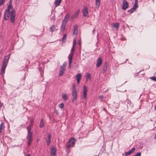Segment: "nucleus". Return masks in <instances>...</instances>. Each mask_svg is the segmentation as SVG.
Segmentation results:
<instances>
[{
    "mask_svg": "<svg viewBox=\"0 0 156 156\" xmlns=\"http://www.w3.org/2000/svg\"><path fill=\"white\" fill-rule=\"evenodd\" d=\"M83 16H87L88 14V9L87 8L84 7L83 11Z\"/></svg>",
    "mask_w": 156,
    "mask_h": 156,
    "instance_id": "obj_14",
    "label": "nucleus"
},
{
    "mask_svg": "<svg viewBox=\"0 0 156 156\" xmlns=\"http://www.w3.org/2000/svg\"><path fill=\"white\" fill-rule=\"evenodd\" d=\"M9 59V57L8 55L6 56L5 57L2 65L0 73V74L1 75H2L5 73V68L7 66Z\"/></svg>",
    "mask_w": 156,
    "mask_h": 156,
    "instance_id": "obj_2",
    "label": "nucleus"
},
{
    "mask_svg": "<svg viewBox=\"0 0 156 156\" xmlns=\"http://www.w3.org/2000/svg\"><path fill=\"white\" fill-rule=\"evenodd\" d=\"M86 79H91V75L90 73L87 74L86 75Z\"/></svg>",
    "mask_w": 156,
    "mask_h": 156,
    "instance_id": "obj_31",
    "label": "nucleus"
},
{
    "mask_svg": "<svg viewBox=\"0 0 156 156\" xmlns=\"http://www.w3.org/2000/svg\"><path fill=\"white\" fill-rule=\"evenodd\" d=\"M34 119L33 118L31 119L30 121V125H32V126L34 123Z\"/></svg>",
    "mask_w": 156,
    "mask_h": 156,
    "instance_id": "obj_37",
    "label": "nucleus"
},
{
    "mask_svg": "<svg viewBox=\"0 0 156 156\" xmlns=\"http://www.w3.org/2000/svg\"><path fill=\"white\" fill-rule=\"evenodd\" d=\"M129 6V3L126 0H123V1L122 9L123 10L126 9Z\"/></svg>",
    "mask_w": 156,
    "mask_h": 156,
    "instance_id": "obj_8",
    "label": "nucleus"
},
{
    "mask_svg": "<svg viewBox=\"0 0 156 156\" xmlns=\"http://www.w3.org/2000/svg\"><path fill=\"white\" fill-rule=\"evenodd\" d=\"M76 41L75 39H74L73 41V45H76Z\"/></svg>",
    "mask_w": 156,
    "mask_h": 156,
    "instance_id": "obj_40",
    "label": "nucleus"
},
{
    "mask_svg": "<svg viewBox=\"0 0 156 156\" xmlns=\"http://www.w3.org/2000/svg\"><path fill=\"white\" fill-rule=\"evenodd\" d=\"M138 0H135V3L133 7L130 9L128 10L127 12H129L130 13H132L138 7Z\"/></svg>",
    "mask_w": 156,
    "mask_h": 156,
    "instance_id": "obj_5",
    "label": "nucleus"
},
{
    "mask_svg": "<svg viewBox=\"0 0 156 156\" xmlns=\"http://www.w3.org/2000/svg\"><path fill=\"white\" fill-rule=\"evenodd\" d=\"M151 79L153 80L156 81V76L155 77H152L151 78Z\"/></svg>",
    "mask_w": 156,
    "mask_h": 156,
    "instance_id": "obj_39",
    "label": "nucleus"
},
{
    "mask_svg": "<svg viewBox=\"0 0 156 156\" xmlns=\"http://www.w3.org/2000/svg\"><path fill=\"white\" fill-rule=\"evenodd\" d=\"M98 156L97 155H96V156Z\"/></svg>",
    "mask_w": 156,
    "mask_h": 156,
    "instance_id": "obj_51",
    "label": "nucleus"
},
{
    "mask_svg": "<svg viewBox=\"0 0 156 156\" xmlns=\"http://www.w3.org/2000/svg\"><path fill=\"white\" fill-rule=\"evenodd\" d=\"M82 75L80 73H78L76 76L77 83H79L81 79Z\"/></svg>",
    "mask_w": 156,
    "mask_h": 156,
    "instance_id": "obj_18",
    "label": "nucleus"
},
{
    "mask_svg": "<svg viewBox=\"0 0 156 156\" xmlns=\"http://www.w3.org/2000/svg\"><path fill=\"white\" fill-rule=\"evenodd\" d=\"M48 138L46 139V142L48 145H50L51 143V136L50 134L48 133Z\"/></svg>",
    "mask_w": 156,
    "mask_h": 156,
    "instance_id": "obj_12",
    "label": "nucleus"
},
{
    "mask_svg": "<svg viewBox=\"0 0 156 156\" xmlns=\"http://www.w3.org/2000/svg\"><path fill=\"white\" fill-rule=\"evenodd\" d=\"M66 39V34H65L64 35L62 38V41L63 42H65Z\"/></svg>",
    "mask_w": 156,
    "mask_h": 156,
    "instance_id": "obj_30",
    "label": "nucleus"
},
{
    "mask_svg": "<svg viewBox=\"0 0 156 156\" xmlns=\"http://www.w3.org/2000/svg\"><path fill=\"white\" fill-rule=\"evenodd\" d=\"M27 156H30V154H28Z\"/></svg>",
    "mask_w": 156,
    "mask_h": 156,
    "instance_id": "obj_50",
    "label": "nucleus"
},
{
    "mask_svg": "<svg viewBox=\"0 0 156 156\" xmlns=\"http://www.w3.org/2000/svg\"><path fill=\"white\" fill-rule=\"evenodd\" d=\"M96 8H98L100 5V0H96Z\"/></svg>",
    "mask_w": 156,
    "mask_h": 156,
    "instance_id": "obj_26",
    "label": "nucleus"
},
{
    "mask_svg": "<svg viewBox=\"0 0 156 156\" xmlns=\"http://www.w3.org/2000/svg\"><path fill=\"white\" fill-rule=\"evenodd\" d=\"M135 150V149L134 147H133L131 150L125 153V156H127L131 154Z\"/></svg>",
    "mask_w": 156,
    "mask_h": 156,
    "instance_id": "obj_16",
    "label": "nucleus"
},
{
    "mask_svg": "<svg viewBox=\"0 0 156 156\" xmlns=\"http://www.w3.org/2000/svg\"><path fill=\"white\" fill-rule=\"evenodd\" d=\"M102 63V60L101 58H99L97 62L96 66L97 67H100Z\"/></svg>",
    "mask_w": 156,
    "mask_h": 156,
    "instance_id": "obj_15",
    "label": "nucleus"
},
{
    "mask_svg": "<svg viewBox=\"0 0 156 156\" xmlns=\"http://www.w3.org/2000/svg\"><path fill=\"white\" fill-rule=\"evenodd\" d=\"M78 33V26L76 24L74 25V30L73 34H77Z\"/></svg>",
    "mask_w": 156,
    "mask_h": 156,
    "instance_id": "obj_17",
    "label": "nucleus"
},
{
    "mask_svg": "<svg viewBox=\"0 0 156 156\" xmlns=\"http://www.w3.org/2000/svg\"><path fill=\"white\" fill-rule=\"evenodd\" d=\"M62 0H55L54 2L55 6L57 7L60 5Z\"/></svg>",
    "mask_w": 156,
    "mask_h": 156,
    "instance_id": "obj_20",
    "label": "nucleus"
},
{
    "mask_svg": "<svg viewBox=\"0 0 156 156\" xmlns=\"http://www.w3.org/2000/svg\"><path fill=\"white\" fill-rule=\"evenodd\" d=\"M50 156H55L56 154V148L55 147H52L51 149Z\"/></svg>",
    "mask_w": 156,
    "mask_h": 156,
    "instance_id": "obj_9",
    "label": "nucleus"
},
{
    "mask_svg": "<svg viewBox=\"0 0 156 156\" xmlns=\"http://www.w3.org/2000/svg\"><path fill=\"white\" fill-rule=\"evenodd\" d=\"M107 64L105 65V66H104L103 68V69L102 70V72L103 73H104L106 72L107 70Z\"/></svg>",
    "mask_w": 156,
    "mask_h": 156,
    "instance_id": "obj_28",
    "label": "nucleus"
},
{
    "mask_svg": "<svg viewBox=\"0 0 156 156\" xmlns=\"http://www.w3.org/2000/svg\"><path fill=\"white\" fill-rule=\"evenodd\" d=\"M69 59V67L71 68V63L72 61L73 58L68 57Z\"/></svg>",
    "mask_w": 156,
    "mask_h": 156,
    "instance_id": "obj_24",
    "label": "nucleus"
},
{
    "mask_svg": "<svg viewBox=\"0 0 156 156\" xmlns=\"http://www.w3.org/2000/svg\"><path fill=\"white\" fill-rule=\"evenodd\" d=\"M87 87L84 86L83 87V99H86L87 97Z\"/></svg>",
    "mask_w": 156,
    "mask_h": 156,
    "instance_id": "obj_11",
    "label": "nucleus"
},
{
    "mask_svg": "<svg viewBox=\"0 0 156 156\" xmlns=\"http://www.w3.org/2000/svg\"><path fill=\"white\" fill-rule=\"evenodd\" d=\"M99 98H100L101 99H102L103 98V96L102 95H100Z\"/></svg>",
    "mask_w": 156,
    "mask_h": 156,
    "instance_id": "obj_43",
    "label": "nucleus"
},
{
    "mask_svg": "<svg viewBox=\"0 0 156 156\" xmlns=\"http://www.w3.org/2000/svg\"><path fill=\"white\" fill-rule=\"evenodd\" d=\"M74 49L72 48L71 52L68 56V57L73 58V56L74 54Z\"/></svg>",
    "mask_w": 156,
    "mask_h": 156,
    "instance_id": "obj_23",
    "label": "nucleus"
},
{
    "mask_svg": "<svg viewBox=\"0 0 156 156\" xmlns=\"http://www.w3.org/2000/svg\"><path fill=\"white\" fill-rule=\"evenodd\" d=\"M72 101L73 102H75L77 99V91H73L72 92Z\"/></svg>",
    "mask_w": 156,
    "mask_h": 156,
    "instance_id": "obj_7",
    "label": "nucleus"
},
{
    "mask_svg": "<svg viewBox=\"0 0 156 156\" xmlns=\"http://www.w3.org/2000/svg\"><path fill=\"white\" fill-rule=\"evenodd\" d=\"M15 20H11V22L12 23H13L14 22H15Z\"/></svg>",
    "mask_w": 156,
    "mask_h": 156,
    "instance_id": "obj_47",
    "label": "nucleus"
},
{
    "mask_svg": "<svg viewBox=\"0 0 156 156\" xmlns=\"http://www.w3.org/2000/svg\"><path fill=\"white\" fill-rule=\"evenodd\" d=\"M5 2V0H0V6L3 4Z\"/></svg>",
    "mask_w": 156,
    "mask_h": 156,
    "instance_id": "obj_35",
    "label": "nucleus"
},
{
    "mask_svg": "<svg viewBox=\"0 0 156 156\" xmlns=\"http://www.w3.org/2000/svg\"><path fill=\"white\" fill-rule=\"evenodd\" d=\"M67 22V20H63L61 25V31H64L65 30L66 23Z\"/></svg>",
    "mask_w": 156,
    "mask_h": 156,
    "instance_id": "obj_10",
    "label": "nucleus"
},
{
    "mask_svg": "<svg viewBox=\"0 0 156 156\" xmlns=\"http://www.w3.org/2000/svg\"><path fill=\"white\" fill-rule=\"evenodd\" d=\"M154 109L156 111V105L154 106Z\"/></svg>",
    "mask_w": 156,
    "mask_h": 156,
    "instance_id": "obj_48",
    "label": "nucleus"
},
{
    "mask_svg": "<svg viewBox=\"0 0 156 156\" xmlns=\"http://www.w3.org/2000/svg\"><path fill=\"white\" fill-rule=\"evenodd\" d=\"M32 125H30V126H28L27 127V129L28 131V132H30V130L31 129H32Z\"/></svg>",
    "mask_w": 156,
    "mask_h": 156,
    "instance_id": "obj_32",
    "label": "nucleus"
},
{
    "mask_svg": "<svg viewBox=\"0 0 156 156\" xmlns=\"http://www.w3.org/2000/svg\"><path fill=\"white\" fill-rule=\"evenodd\" d=\"M95 30H94V29L92 31V34H94V32H95Z\"/></svg>",
    "mask_w": 156,
    "mask_h": 156,
    "instance_id": "obj_45",
    "label": "nucleus"
},
{
    "mask_svg": "<svg viewBox=\"0 0 156 156\" xmlns=\"http://www.w3.org/2000/svg\"><path fill=\"white\" fill-rule=\"evenodd\" d=\"M28 140V143L27 144L29 146L31 144V143L32 140V137H27Z\"/></svg>",
    "mask_w": 156,
    "mask_h": 156,
    "instance_id": "obj_25",
    "label": "nucleus"
},
{
    "mask_svg": "<svg viewBox=\"0 0 156 156\" xmlns=\"http://www.w3.org/2000/svg\"><path fill=\"white\" fill-rule=\"evenodd\" d=\"M119 23L116 22L113 23L111 24V27L113 30H118L119 27Z\"/></svg>",
    "mask_w": 156,
    "mask_h": 156,
    "instance_id": "obj_6",
    "label": "nucleus"
},
{
    "mask_svg": "<svg viewBox=\"0 0 156 156\" xmlns=\"http://www.w3.org/2000/svg\"><path fill=\"white\" fill-rule=\"evenodd\" d=\"M55 28V26L54 25H52V26L50 28L49 31L51 32H52L54 31Z\"/></svg>",
    "mask_w": 156,
    "mask_h": 156,
    "instance_id": "obj_29",
    "label": "nucleus"
},
{
    "mask_svg": "<svg viewBox=\"0 0 156 156\" xmlns=\"http://www.w3.org/2000/svg\"><path fill=\"white\" fill-rule=\"evenodd\" d=\"M39 126L41 128H42L44 126V123L43 119H41Z\"/></svg>",
    "mask_w": 156,
    "mask_h": 156,
    "instance_id": "obj_27",
    "label": "nucleus"
},
{
    "mask_svg": "<svg viewBox=\"0 0 156 156\" xmlns=\"http://www.w3.org/2000/svg\"><path fill=\"white\" fill-rule=\"evenodd\" d=\"M141 153L140 152H137L134 156H141Z\"/></svg>",
    "mask_w": 156,
    "mask_h": 156,
    "instance_id": "obj_38",
    "label": "nucleus"
},
{
    "mask_svg": "<svg viewBox=\"0 0 156 156\" xmlns=\"http://www.w3.org/2000/svg\"><path fill=\"white\" fill-rule=\"evenodd\" d=\"M154 139H156V134H155V135L154 136Z\"/></svg>",
    "mask_w": 156,
    "mask_h": 156,
    "instance_id": "obj_49",
    "label": "nucleus"
},
{
    "mask_svg": "<svg viewBox=\"0 0 156 156\" xmlns=\"http://www.w3.org/2000/svg\"><path fill=\"white\" fill-rule=\"evenodd\" d=\"M4 127V124L3 122H2L0 125V135L2 134Z\"/></svg>",
    "mask_w": 156,
    "mask_h": 156,
    "instance_id": "obj_19",
    "label": "nucleus"
},
{
    "mask_svg": "<svg viewBox=\"0 0 156 156\" xmlns=\"http://www.w3.org/2000/svg\"><path fill=\"white\" fill-rule=\"evenodd\" d=\"M12 0H10L9 4V5H12Z\"/></svg>",
    "mask_w": 156,
    "mask_h": 156,
    "instance_id": "obj_41",
    "label": "nucleus"
},
{
    "mask_svg": "<svg viewBox=\"0 0 156 156\" xmlns=\"http://www.w3.org/2000/svg\"><path fill=\"white\" fill-rule=\"evenodd\" d=\"M75 45H73L72 48H73V49H75Z\"/></svg>",
    "mask_w": 156,
    "mask_h": 156,
    "instance_id": "obj_46",
    "label": "nucleus"
},
{
    "mask_svg": "<svg viewBox=\"0 0 156 156\" xmlns=\"http://www.w3.org/2000/svg\"><path fill=\"white\" fill-rule=\"evenodd\" d=\"M64 107V105L63 103H61L59 105V107L61 108H63Z\"/></svg>",
    "mask_w": 156,
    "mask_h": 156,
    "instance_id": "obj_36",
    "label": "nucleus"
},
{
    "mask_svg": "<svg viewBox=\"0 0 156 156\" xmlns=\"http://www.w3.org/2000/svg\"><path fill=\"white\" fill-rule=\"evenodd\" d=\"M79 10H78L72 16V18L73 19H75L79 15Z\"/></svg>",
    "mask_w": 156,
    "mask_h": 156,
    "instance_id": "obj_21",
    "label": "nucleus"
},
{
    "mask_svg": "<svg viewBox=\"0 0 156 156\" xmlns=\"http://www.w3.org/2000/svg\"><path fill=\"white\" fill-rule=\"evenodd\" d=\"M66 65V62H65L63 63L62 65L61 66L59 73V75L60 76H62L64 74Z\"/></svg>",
    "mask_w": 156,
    "mask_h": 156,
    "instance_id": "obj_3",
    "label": "nucleus"
},
{
    "mask_svg": "<svg viewBox=\"0 0 156 156\" xmlns=\"http://www.w3.org/2000/svg\"><path fill=\"white\" fill-rule=\"evenodd\" d=\"M79 44L80 45L81 44V41L80 40H79Z\"/></svg>",
    "mask_w": 156,
    "mask_h": 156,
    "instance_id": "obj_44",
    "label": "nucleus"
},
{
    "mask_svg": "<svg viewBox=\"0 0 156 156\" xmlns=\"http://www.w3.org/2000/svg\"><path fill=\"white\" fill-rule=\"evenodd\" d=\"M76 139L73 138L70 139L68 142L66 143V147L67 149H69L70 147H73L75 143Z\"/></svg>",
    "mask_w": 156,
    "mask_h": 156,
    "instance_id": "obj_4",
    "label": "nucleus"
},
{
    "mask_svg": "<svg viewBox=\"0 0 156 156\" xmlns=\"http://www.w3.org/2000/svg\"><path fill=\"white\" fill-rule=\"evenodd\" d=\"M67 149V153L68 154L70 152V151L68 149Z\"/></svg>",
    "mask_w": 156,
    "mask_h": 156,
    "instance_id": "obj_42",
    "label": "nucleus"
},
{
    "mask_svg": "<svg viewBox=\"0 0 156 156\" xmlns=\"http://www.w3.org/2000/svg\"><path fill=\"white\" fill-rule=\"evenodd\" d=\"M13 8L12 5H9L5 11L4 15L5 20H15L16 13L15 10H12L10 12V9Z\"/></svg>",
    "mask_w": 156,
    "mask_h": 156,
    "instance_id": "obj_1",
    "label": "nucleus"
},
{
    "mask_svg": "<svg viewBox=\"0 0 156 156\" xmlns=\"http://www.w3.org/2000/svg\"><path fill=\"white\" fill-rule=\"evenodd\" d=\"M73 91H76V85L75 84L73 85Z\"/></svg>",
    "mask_w": 156,
    "mask_h": 156,
    "instance_id": "obj_34",
    "label": "nucleus"
},
{
    "mask_svg": "<svg viewBox=\"0 0 156 156\" xmlns=\"http://www.w3.org/2000/svg\"><path fill=\"white\" fill-rule=\"evenodd\" d=\"M126 101L127 103V108H131L133 106V104L132 103L131 101L129 99H127Z\"/></svg>",
    "mask_w": 156,
    "mask_h": 156,
    "instance_id": "obj_13",
    "label": "nucleus"
},
{
    "mask_svg": "<svg viewBox=\"0 0 156 156\" xmlns=\"http://www.w3.org/2000/svg\"><path fill=\"white\" fill-rule=\"evenodd\" d=\"M28 134L27 137H32V133L31 132H28Z\"/></svg>",
    "mask_w": 156,
    "mask_h": 156,
    "instance_id": "obj_33",
    "label": "nucleus"
},
{
    "mask_svg": "<svg viewBox=\"0 0 156 156\" xmlns=\"http://www.w3.org/2000/svg\"><path fill=\"white\" fill-rule=\"evenodd\" d=\"M62 97L63 100L64 101H66L68 98V97L66 93H63Z\"/></svg>",
    "mask_w": 156,
    "mask_h": 156,
    "instance_id": "obj_22",
    "label": "nucleus"
}]
</instances>
